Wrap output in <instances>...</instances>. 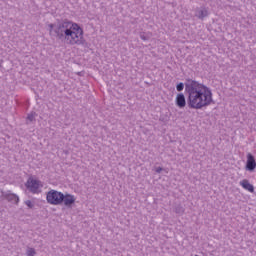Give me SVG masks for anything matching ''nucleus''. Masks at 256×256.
<instances>
[{
    "label": "nucleus",
    "instance_id": "8",
    "mask_svg": "<svg viewBox=\"0 0 256 256\" xmlns=\"http://www.w3.org/2000/svg\"><path fill=\"white\" fill-rule=\"evenodd\" d=\"M240 185L243 187V189H246V191H249L250 193H255V187L253 186V184L249 183V180H242L240 182Z\"/></svg>",
    "mask_w": 256,
    "mask_h": 256
},
{
    "label": "nucleus",
    "instance_id": "12",
    "mask_svg": "<svg viewBox=\"0 0 256 256\" xmlns=\"http://www.w3.org/2000/svg\"><path fill=\"white\" fill-rule=\"evenodd\" d=\"M37 252H35L34 248H28L26 255L27 256H35Z\"/></svg>",
    "mask_w": 256,
    "mask_h": 256
},
{
    "label": "nucleus",
    "instance_id": "7",
    "mask_svg": "<svg viewBox=\"0 0 256 256\" xmlns=\"http://www.w3.org/2000/svg\"><path fill=\"white\" fill-rule=\"evenodd\" d=\"M175 103L179 107V109H185V107H187V99L185 98V94H177Z\"/></svg>",
    "mask_w": 256,
    "mask_h": 256
},
{
    "label": "nucleus",
    "instance_id": "11",
    "mask_svg": "<svg viewBox=\"0 0 256 256\" xmlns=\"http://www.w3.org/2000/svg\"><path fill=\"white\" fill-rule=\"evenodd\" d=\"M35 117H37V113L36 112H31L27 116V121H30V123H33V121H35Z\"/></svg>",
    "mask_w": 256,
    "mask_h": 256
},
{
    "label": "nucleus",
    "instance_id": "15",
    "mask_svg": "<svg viewBox=\"0 0 256 256\" xmlns=\"http://www.w3.org/2000/svg\"><path fill=\"white\" fill-rule=\"evenodd\" d=\"M161 171H163V168L161 167L156 168V173H161Z\"/></svg>",
    "mask_w": 256,
    "mask_h": 256
},
{
    "label": "nucleus",
    "instance_id": "4",
    "mask_svg": "<svg viewBox=\"0 0 256 256\" xmlns=\"http://www.w3.org/2000/svg\"><path fill=\"white\" fill-rule=\"evenodd\" d=\"M40 185L41 181L35 180L33 178H29L26 182V187L29 189L31 193H39Z\"/></svg>",
    "mask_w": 256,
    "mask_h": 256
},
{
    "label": "nucleus",
    "instance_id": "6",
    "mask_svg": "<svg viewBox=\"0 0 256 256\" xmlns=\"http://www.w3.org/2000/svg\"><path fill=\"white\" fill-rule=\"evenodd\" d=\"M256 168V161H255V156L253 154L248 153L247 154V161H246V171H255Z\"/></svg>",
    "mask_w": 256,
    "mask_h": 256
},
{
    "label": "nucleus",
    "instance_id": "1",
    "mask_svg": "<svg viewBox=\"0 0 256 256\" xmlns=\"http://www.w3.org/2000/svg\"><path fill=\"white\" fill-rule=\"evenodd\" d=\"M176 89L179 92L185 89L189 109H203L213 103V92L199 81L188 78L185 83H178Z\"/></svg>",
    "mask_w": 256,
    "mask_h": 256
},
{
    "label": "nucleus",
    "instance_id": "14",
    "mask_svg": "<svg viewBox=\"0 0 256 256\" xmlns=\"http://www.w3.org/2000/svg\"><path fill=\"white\" fill-rule=\"evenodd\" d=\"M25 205H27L29 209H33V207H35V205H33V202H31V200H26Z\"/></svg>",
    "mask_w": 256,
    "mask_h": 256
},
{
    "label": "nucleus",
    "instance_id": "3",
    "mask_svg": "<svg viewBox=\"0 0 256 256\" xmlns=\"http://www.w3.org/2000/svg\"><path fill=\"white\" fill-rule=\"evenodd\" d=\"M46 201L49 205H65L71 208L75 205V196L71 194H64L57 190H50L46 194Z\"/></svg>",
    "mask_w": 256,
    "mask_h": 256
},
{
    "label": "nucleus",
    "instance_id": "5",
    "mask_svg": "<svg viewBox=\"0 0 256 256\" xmlns=\"http://www.w3.org/2000/svg\"><path fill=\"white\" fill-rule=\"evenodd\" d=\"M2 197L6 199V201H8L9 203H15V205L19 204V196H17V194L11 193V191H2Z\"/></svg>",
    "mask_w": 256,
    "mask_h": 256
},
{
    "label": "nucleus",
    "instance_id": "13",
    "mask_svg": "<svg viewBox=\"0 0 256 256\" xmlns=\"http://www.w3.org/2000/svg\"><path fill=\"white\" fill-rule=\"evenodd\" d=\"M140 39H142V41H149V36L145 35V33H140Z\"/></svg>",
    "mask_w": 256,
    "mask_h": 256
},
{
    "label": "nucleus",
    "instance_id": "10",
    "mask_svg": "<svg viewBox=\"0 0 256 256\" xmlns=\"http://www.w3.org/2000/svg\"><path fill=\"white\" fill-rule=\"evenodd\" d=\"M174 211L177 215H183L185 213V208H183L181 204H178L175 206Z\"/></svg>",
    "mask_w": 256,
    "mask_h": 256
},
{
    "label": "nucleus",
    "instance_id": "2",
    "mask_svg": "<svg viewBox=\"0 0 256 256\" xmlns=\"http://www.w3.org/2000/svg\"><path fill=\"white\" fill-rule=\"evenodd\" d=\"M49 35L67 45H83L87 47V41L83 38V28L79 24L68 19H57L56 23L48 25Z\"/></svg>",
    "mask_w": 256,
    "mask_h": 256
},
{
    "label": "nucleus",
    "instance_id": "9",
    "mask_svg": "<svg viewBox=\"0 0 256 256\" xmlns=\"http://www.w3.org/2000/svg\"><path fill=\"white\" fill-rule=\"evenodd\" d=\"M208 15H209V12L207 11V9L204 8L202 10H199L196 16L198 17V19H201L203 21V19L205 17H208Z\"/></svg>",
    "mask_w": 256,
    "mask_h": 256
}]
</instances>
